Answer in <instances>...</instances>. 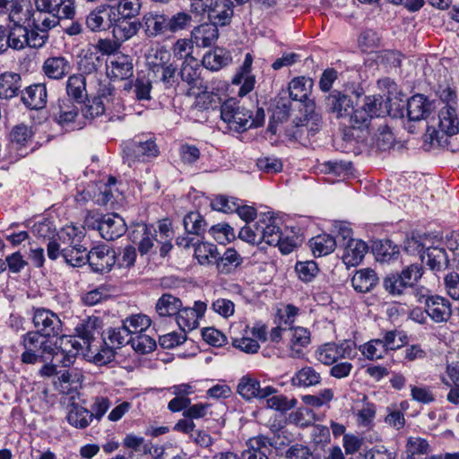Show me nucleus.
Masks as SVG:
<instances>
[{
    "label": "nucleus",
    "instance_id": "obj_63",
    "mask_svg": "<svg viewBox=\"0 0 459 459\" xmlns=\"http://www.w3.org/2000/svg\"><path fill=\"white\" fill-rule=\"evenodd\" d=\"M110 406L111 402L108 397L95 396L92 399L91 410H89L92 421L96 420L97 422H100Z\"/></svg>",
    "mask_w": 459,
    "mask_h": 459
},
{
    "label": "nucleus",
    "instance_id": "obj_5",
    "mask_svg": "<svg viewBox=\"0 0 459 459\" xmlns=\"http://www.w3.org/2000/svg\"><path fill=\"white\" fill-rule=\"evenodd\" d=\"M388 101H384L382 96H367L364 104L353 109L349 117V123L352 128H368L374 117L384 116L387 112Z\"/></svg>",
    "mask_w": 459,
    "mask_h": 459
},
{
    "label": "nucleus",
    "instance_id": "obj_57",
    "mask_svg": "<svg viewBox=\"0 0 459 459\" xmlns=\"http://www.w3.org/2000/svg\"><path fill=\"white\" fill-rule=\"evenodd\" d=\"M384 289L393 297L402 296L409 288L398 273H389L383 280Z\"/></svg>",
    "mask_w": 459,
    "mask_h": 459
},
{
    "label": "nucleus",
    "instance_id": "obj_30",
    "mask_svg": "<svg viewBox=\"0 0 459 459\" xmlns=\"http://www.w3.org/2000/svg\"><path fill=\"white\" fill-rule=\"evenodd\" d=\"M58 341L59 344L57 343V352L55 354V357L61 355L63 359L60 362L63 367H69L74 363L77 352L80 350H83L82 342L74 337L67 335H62Z\"/></svg>",
    "mask_w": 459,
    "mask_h": 459
},
{
    "label": "nucleus",
    "instance_id": "obj_49",
    "mask_svg": "<svg viewBox=\"0 0 459 459\" xmlns=\"http://www.w3.org/2000/svg\"><path fill=\"white\" fill-rule=\"evenodd\" d=\"M262 214L255 222H248L246 226L241 228L238 238L249 244L259 245L262 244V227H264Z\"/></svg>",
    "mask_w": 459,
    "mask_h": 459
},
{
    "label": "nucleus",
    "instance_id": "obj_6",
    "mask_svg": "<svg viewBox=\"0 0 459 459\" xmlns=\"http://www.w3.org/2000/svg\"><path fill=\"white\" fill-rule=\"evenodd\" d=\"M88 228L97 230L100 236L108 240H115L126 231L125 220L117 213L88 216L85 221Z\"/></svg>",
    "mask_w": 459,
    "mask_h": 459
},
{
    "label": "nucleus",
    "instance_id": "obj_23",
    "mask_svg": "<svg viewBox=\"0 0 459 459\" xmlns=\"http://www.w3.org/2000/svg\"><path fill=\"white\" fill-rule=\"evenodd\" d=\"M108 75L112 79L126 80L134 74L133 59L127 55L114 56L108 65Z\"/></svg>",
    "mask_w": 459,
    "mask_h": 459
},
{
    "label": "nucleus",
    "instance_id": "obj_29",
    "mask_svg": "<svg viewBox=\"0 0 459 459\" xmlns=\"http://www.w3.org/2000/svg\"><path fill=\"white\" fill-rule=\"evenodd\" d=\"M22 80L20 74L4 72L0 74V99L11 100L22 92Z\"/></svg>",
    "mask_w": 459,
    "mask_h": 459
},
{
    "label": "nucleus",
    "instance_id": "obj_22",
    "mask_svg": "<svg viewBox=\"0 0 459 459\" xmlns=\"http://www.w3.org/2000/svg\"><path fill=\"white\" fill-rule=\"evenodd\" d=\"M428 316L435 323L447 322L452 316L451 304L444 297L434 295L425 307Z\"/></svg>",
    "mask_w": 459,
    "mask_h": 459
},
{
    "label": "nucleus",
    "instance_id": "obj_44",
    "mask_svg": "<svg viewBox=\"0 0 459 459\" xmlns=\"http://www.w3.org/2000/svg\"><path fill=\"white\" fill-rule=\"evenodd\" d=\"M87 248L74 241L72 245L62 247L61 255L65 262L74 267L81 266L87 261Z\"/></svg>",
    "mask_w": 459,
    "mask_h": 459
},
{
    "label": "nucleus",
    "instance_id": "obj_4",
    "mask_svg": "<svg viewBox=\"0 0 459 459\" xmlns=\"http://www.w3.org/2000/svg\"><path fill=\"white\" fill-rule=\"evenodd\" d=\"M38 22H34V28L30 30L26 25H13L5 38L7 46L21 50L26 47L32 48H42L48 39V30L37 28Z\"/></svg>",
    "mask_w": 459,
    "mask_h": 459
},
{
    "label": "nucleus",
    "instance_id": "obj_52",
    "mask_svg": "<svg viewBox=\"0 0 459 459\" xmlns=\"http://www.w3.org/2000/svg\"><path fill=\"white\" fill-rule=\"evenodd\" d=\"M373 250L377 260L381 262L395 260L399 255V247L390 239H385L376 243Z\"/></svg>",
    "mask_w": 459,
    "mask_h": 459
},
{
    "label": "nucleus",
    "instance_id": "obj_54",
    "mask_svg": "<svg viewBox=\"0 0 459 459\" xmlns=\"http://www.w3.org/2000/svg\"><path fill=\"white\" fill-rule=\"evenodd\" d=\"M109 15L113 16L104 6L96 8L87 15L86 25L91 31L105 30L106 26H108L107 17L109 19Z\"/></svg>",
    "mask_w": 459,
    "mask_h": 459
},
{
    "label": "nucleus",
    "instance_id": "obj_46",
    "mask_svg": "<svg viewBox=\"0 0 459 459\" xmlns=\"http://www.w3.org/2000/svg\"><path fill=\"white\" fill-rule=\"evenodd\" d=\"M337 247V240L329 234H321L310 239V247L315 256H325Z\"/></svg>",
    "mask_w": 459,
    "mask_h": 459
},
{
    "label": "nucleus",
    "instance_id": "obj_40",
    "mask_svg": "<svg viewBox=\"0 0 459 459\" xmlns=\"http://www.w3.org/2000/svg\"><path fill=\"white\" fill-rule=\"evenodd\" d=\"M264 227H262V243L264 242L269 246H276L281 240L282 231L270 213L262 214Z\"/></svg>",
    "mask_w": 459,
    "mask_h": 459
},
{
    "label": "nucleus",
    "instance_id": "obj_42",
    "mask_svg": "<svg viewBox=\"0 0 459 459\" xmlns=\"http://www.w3.org/2000/svg\"><path fill=\"white\" fill-rule=\"evenodd\" d=\"M107 94H110V89L106 85H101L100 83L98 96L89 100L88 103L82 109V115L85 118L93 119L105 112V107L101 97H104Z\"/></svg>",
    "mask_w": 459,
    "mask_h": 459
},
{
    "label": "nucleus",
    "instance_id": "obj_21",
    "mask_svg": "<svg viewBox=\"0 0 459 459\" xmlns=\"http://www.w3.org/2000/svg\"><path fill=\"white\" fill-rule=\"evenodd\" d=\"M272 446V440L264 435L251 437L247 440V449L242 452L241 457L242 459H269L268 453L271 452Z\"/></svg>",
    "mask_w": 459,
    "mask_h": 459
},
{
    "label": "nucleus",
    "instance_id": "obj_45",
    "mask_svg": "<svg viewBox=\"0 0 459 459\" xmlns=\"http://www.w3.org/2000/svg\"><path fill=\"white\" fill-rule=\"evenodd\" d=\"M182 301L169 293L162 294L156 302L155 310L160 316H177Z\"/></svg>",
    "mask_w": 459,
    "mask_h": 459
},
{
    "label": "nucleus",
    "instance_id": "obj_19",
    "mask_svg": "<svg viewBox=\"0 0 459 459\" xmlns=\"http://www.w3.org/2000/svg\"><path fill=\"white\" fill-rule=\"evenodd\" d=\"M48 91L46 84L36 83L25 88L21 100L30 109H41L47 104Z\"/></svg>",
    "mask_w": 459,
    "mask_h": 459
},
{
    "label": "nucleus",
    "instance_id": "obj_14",
    "mask_svg": "<svg viewBox=\"0 0 459 459\" xmlns=\"http://www.w3.org/2000/svg\"><path fill=\"white\" fill-rule=\"evenodd\" d=\"M238 394L247 401L254 398L264 400L266 397L276 393L273 386L261 387L260 382L249 376H244L239 379L237 387Z\"/></svg>",
    "mask_w": 459,
    "mask_h": 459
},
{
    "label": "nucleus",
    "instance_id": "obj_41",
    "mask_svg": "<svg viewBox=\"0 0 459 459\" xmlns=\"http://www.w3.org/2000/svg\"><path fill=\"white\" fill-rule=\"evenodd\" d=\"M101 66V59L97 52L87 50L82 56H81L78 61V69L81 72L80 74L94 75L97 81H100L99 69ZM101 76V74H100Z\"/></svg>",
    "mask_w": 459,
    "mask_h": 459
},
{
    "label": "nucleus",
    "instance_id": "obj_38",
    "mask_svg": "<svg viewBox=\"0 0 459 459\" xmlns=\"http://www.w3.org/2000/svg\"><path fill=\"white\" fill-rule=\"evenodd\" d=\"M439 129L447 135H455L459 132V119L454 106L446 105L439 111Z\"/></svg>",
    "mask_w": 459,
    "mask_h": 459
},
{
    "label": "nucleus",
    "instance_id": "obj_20",
    "mask_svg": "<svg viewBox=\"0 0 459 459\" xmlns=\"http://www.w3.org/2000/svg\"><path fill=\"white\" fill-rule=\"evenodd\" d=\"M71 70V63L63 56H49L42 65L43 74L51 80H62Z\"/></svg>",
    "mask_w": 459,
    "mask_h": 459
},
{
    "label": "nucleus",
    "instance_id": "obj_60",
    "mask_svg": "<svg viewBox=\"0 0 459 459\" xmlns=\"http://www.w3.org/2000/svg\"><path fill=\"white\" fill-rule=\"evenodd\" d=\"M406 459H417L416 455L428 454V442L418 437H410L406 442Z\"/></svg>",
    "mask_w": 459,
    "mask_h": 459
},
{
    "label": "nucleus",
    "instance_id": "obj_8",
    "mask_svg": "<svg viewBox=\"0 0 459 459\" xmlns=\"http://www.w3.org/2000/svg\"><path fill=\"white\" fill-rule=\"evenodd\" d=\"M221 117L235 130L246 131L250 128L252 112L236 99H229L221 105Z\"/></svg>",
    "mask_w": 459,
    "mask_h": 459
},
{
    "label": "nucleus",
    "instance_id": "obj_18",
    "mask_svg": "<svg viewBox=\"0 0 459 459\" xmlns=\"http://www.w3.org/2000/svg\"><path fill=\"white\" fill-rule=\"evenodd\" d=\"M155 238H158L156 229L146 224H137L131 233V239L137 244L141 255H145L152 250L156 242Z\"/></svg>",
    "mask_w": 459,
    "mask_h": 459
},
{
    "label": "nucleus",
    "instance_id": "obj_12",
    "mask_svg": "<svg viewBox=\"0 0 459 459\" xmlns=\"http://www.w3.org/2000/svg\"><path fill=\"white\" fill-rule=\"evenodd\" d=\"M102 327V320L98 316H89L75 327L77 337L82 341L83 350L92 351L97 338L101 335Z\"/></svg>",
    "mask_w": 459,
    "mask_h": 459
},
{
    "label": "nucleus",
    "instance_id": "obj_61",
    "mask_svg": "<svg viewBox=\"0 0 459 459\" xmlns=\"http://www.w3.org/2000/svg\"><path fill=\"white\" fill-rule=\"evenodd\" d=\"M361 352L368 359H378L384 358L387 350L381 339H374L361 347Z\"/></svg>",
    "mask_w": 459,
    "mask_h": 459
},
{
    "label": "nucleus",
    "instance_id": "obj_3",
    "mask_svg": "<svg viewBox=\"0 0 459 459\" xmlns=\"http://www.w3.org/2000/svg\"><path fill=\"white\" fill-rule=\"evenodd\" d=\"M21 345L24 350L21 355V360L24 364L48 361L49 359H54L57 352V341L53 342L51 338L35 331L23 334Z\"/></svg>",
    "mask_w": 459,
    "mask_h": 459
},
{
    "label": "nucleus",
    "instance_id": "obj_32",
    "mask_svg": "<svg viewBox=\"0 0 459 459\" xmlns=\"http://www.w3.org/2000/svg\"><path fill=\"white\" fill-rule=\"evenodd\" d=\"M379 282L377 273L370 268L358 270L351 278V284L357 292L371 291Z\"/></svg>",
    "mask_w": 459,
    "mask_h": 459
},
{
    "label": "nucleus",
    "instance_id": "obj_43",
    "mask_svg": "<svg viewBox=\"0 0 459 459\" xmlns=\"http://www.w3.org/2000/svg\"><path fill=\"white\" fill-rule=\"evenodd\" d=\"M321 375L313 367L306 366L298 370L291 378V384L298 387L316 386L321 383Z\"/></svg>",
    "mask_w": 459,
    "mask_h": 459
},
{
    "label": "nucleus",
    "instance_id": "obj_47",
    "mask_svg": "<svg viewBox=\"0 0 459 459\" xmlns=\"http://www.w3.org/2000/svg\"><path fill=\"white\" fill-rule=\"evenodd\" d=\"M101 340L106 345L119 349L126 344H131L132 335L128 333L126 325H122L120 327L108 329L107 336Z\"/></svg>",
    "mask_w": 459,
    "mask_h": 459
},
{
    "label": "nucleus",
    "instance_id": "obj_64",
    "mask_svg": "<svg viewBox=\"0 0 459 459\" xmlns=\"http://www.w3.org/2000/svg\"><path fill=\"white\" fill-rule=\"evenodd\" d=\"M156 341L154 339L147 334H143V333L132 336V348L142 354L152 351L156 348Z\"/></svg>",
    "mask_w": 459,
    "mask_h": 459
},
{
    "label": "nucleus",
    "instance_id": "obj_35",
    "mask_svg": "<svg viewBox=\"0 0 459 459\" xmlns=\"http://www.w3.org/2000/svg\"><path fill=\"white\" fill-rule=\"evenodd\" d=\"M65 90L71 100L83 103L88 97L85 76L77 74L70 75L66 81Z\"/></svg>",
    "mask_w": 459,
    "mask_h": 459
},
{
    "label": "nucleus",
    "instance_id": "obj_28",
    "mask_svg": "<svg viewBox=\"0 0 459 459\" xmlns=\"http://www.w3.org/2000/svg\"><path fill=\"white\" fill-rule=\"evenodd\" d=\"M200 67L197 60L194 57L184 60L180 71L178 73L182 82H186L190 90H201L204 87V82L200 78Z\"/></svg>",
    "mask_w": 459,
    "mask_h": 459
},
{
    "label": "nucleus",
    "instance_id": "obj_10",
    "mask_svg": "<svg viewBox=\"0 0 459 459\" xmlns=\"http://www.w3.org/2000/svg\"><path fill=\"white\" fill-rule=\"evenodd\" d=\"M35 332L48 338L59 335L62 333V322L57 314L46 308H36L33 314Z\"/></svg>",
    "mask_w": 459,
    "mask_h": 459
},
{
    "label": "nucleus",
    "instance_id": "obj_25",
    "mask_svg": "<svg viewBox=\"0 0 459 459\" xmlns=\"http://www.w3.org/2000/svg\"><path fill=\"white\" fill-rule=\"evenodd\" d=\"M109 22L113 25V35L117 41H126L137 34L141 29V22L126 18H116L109 15Z\"/></svg>",
    "mask_w": 459,
    "mask_h": 459
},
{
    "label": "nucleus",
    "instance_id": "obj_39",
    "mask_svg": "<svg viewBox=\"0 0 459 459\" xmlns=\"http://www.w3.org/2000/svg\"><path fill=\"white\" fill-rule=\"evenodd\" d=\"M231 61L232 58L229 51L217 48L203 56L202 64L211 71H218L229 65Z\"/></svg>",
    "mask_w": 459,
    "mask_h": 459
},
{
    "label": "nucleus",
    "instance_id": "obj_7",
    "mask_svg": "<svg viewBox=\"0 0 459 459\" xmlns=\"http://www.w3.org/2000/svg\"><path fill=\"white\" fill-rule=\"evenodd\" d=\"M169 57V54L167 50L158 49L153 57L148 61V65L154 77L163 84L165 89H176L180 85L178 68L173 64L167 62Z\"/></svg>",
    "mask_w": 459,
    "mask_h": 459
},
{
    "label": "nucleus",
    "instance_id": "obj_15",
    "mask_svg": "<svg viewBox=\"0 0 459 459\" xmlns=\"http://www.w3.org/2000/svg\"><path fill=\"white\" fill-rule=\"evenodd\" d=\"M141 28L147 38L168 35L167 14L161 12H149L142 17Z\"/></svg>",
    "mask_w": 459,
    "mask_h": 459
},
{
    "label": "nucleus",
    "instance_id": "obj_16",
    "mask_svg": "<svg viewBox=\"0 0 459 459\" xmlns=\"http://www.w3.org/2000/svg\"><path fill=\"white\" fill-rule=\"evenodd\" d=\"M116 184V179L114 178H109L108 183H96L90 185L87 190H84L82 193V199L88 200L91 199L94 204L98 205H107L109 203L113 204V186Z\"/></svg>",
    "mask_w": 459,
    "mask_h": 459
},
{
    "label": "nucleus",
    "instance_id": "obj_13",
    "mask_svg": "<svg viewBox=\"0 0 459 459\" xmlns=\"http://www.w3.org/2000/svg\"><path fill=\"white\" fill-rule=\"evenodd\" d=\"M116 261V251L105 245L91 248L87 255V262L96 273L109 272Z\"/></svg>",
    "mask_w": 459,
    "mask_h": 459
},
{
    "label": "nucleus",
    "instance_id": "obj_34",
    "mask_svg": "<svg viewBox=\"0 0 459 459\" xmlns=\"http://www.w3.org/2000/svg\"><path fill=\"white\" fill-rule=\"evenodd\" d=\"M367 251L368 246L364 241L351 240L343 247L342 259L347 266H356L362 261Z\"/></svg>",
    "mask_w": 459,
    "mask_h": 459
},
{
    "label": "nucleus",
    "instance_id": "obj_56",
    "mask_svg": "<svg viewBox=\"0 0 459 459\" xmlns=\"http://www.w3.org/2000/svg\"><path fill=\"white\" fill-rule=\"evenodd\" d=\"M149 316L143 314L132 315L123 320V325L128 328V333L134 336L145 331L151 325Z\"/></svg>",
    "mask_w": 459,
    "mask_h": 459
},
{
    "label": "nucleus",
    "instance_id": "obj_1",
    "mask_svg": "<svg viewBox=\"0 0 459 459\" xmlns=\"http://www.w3.org/2000/svg\"><path fill=\"white\" fill-rule=\"evenodd\" d=\"M312 87V79L305 76L296 77L289 83L290 98L303 103L304 117L295 119L287 129V134L300 142L314 136L322 127V117L316 111V103L308 99Z\"/></svg>",
    "mask_w": 459,
    "mask_h": 459
},
{
    "label": "nucleus",
    "instance_id": "obj_62",
    "mask_svg": "<svg viewBox=\"0 0 459 459\" xmlns=\"http://www.w3.org/2000/svg\"><path fill=\"white\" fill-rule=\"evenodd\" d=\"M423 268L420 264H411L404 267L398 275L406 283L407 287L412 288L422 277Z\"/></svg>",
    "mask_w": 459,
    "mask_h": 459
},
{
    "label": "nucleus",
    "instance_id": "obj_33",
    "mask_svg": "<svg viewBox=\"0 0 459 459\" xmlns=\"http://www.w3.org/2000/svg\"><path fill=\"white\" fill-rule=\"evenodd\" d=\"M194 255L201 265L216 264L220 259L217 246L209 242L193 243Z\"/></svg>",
    "mask_w": 459,
    "mask_h": 459
},
{
    "label": "nucleus",
    "instance_id": "obj_37",
    "mask_svg": "<svg viewBox=\"0 0 459 459\" xmlns=\"http://www.w3.org/2000/svg\"><path fill=\"white\" fill-rule=\"evenodd\" d=\"M66 420L71 426L79 429H86L92 422L90 411L74 403L67 408Z\"/></svg>",
    "mask_w": 459,
    "mask_h": 459
},
{
    "label": "nucleus",
    "instance_id": "obj_51",
    "mask_svg": "<svg viewBox=\"0 0 459 459\" xmlns=\"http://www.w3.org/2000/svg\"><path fill=\"white\" fill-rule=\"evenodd\" d=\"M286 335L290 339L291 350L296 352H299L301 348L306 347L310 342V332L304 327L288 328Z\"/></svg>",
    "mask_w": 459,
    "mask_h": 459
},
{
    "label": "nucleus",
    "instance_id": "obj_17",
    "mask_svg": "<svg viewBox=\"0 0 459 459\" xmlns=\"http://www.w3.org/2000/svg\"><path fill=\"white\" fill-rule=\"evenodd\" d=\"M434 108V102L423 94L413 95L407 101V116L411 121L427 119Z\"/></svg>",
    "mask_w": 459,
    "mask_h": 459
},
{
    "label": "nucleus",
    "instance_id": "obj_9",
    "mask_svg": "<svg viewBox=\"0 0 459 459\" xmlns=\"http://www.w3.org/2000/svg\"><path fill=\"white\" fill-rule=\"evenodd\" d=\"M123 152L124 161L131 167L135 161L158 156L159 149L152 139H147L145 141L133 140L125 144Z\"/></svg>",
    "mask_w": 459,
    "mask_h": 459
},
{
    "label": "nucleus",
    "instance_id": "obj_11",
    "mask_svg": "<svg viewBox=\"0 0 459 459\" xmlns=\"http://www.w3.org/2000/svg\"><path fill=\"white\" fill-rule=\"evenodd\" d=\"M354 348L348 342L337 344L335 342H327L318 347L316 356L318 361L325 365H333L339 359H350L354 356Z\"/></svg>",
    "mask_w": 459,
    "mask_h": 459
},
{
    "label": "nucleus",
    "instance_id": "obj_48",
    "mask_svg": "<svg viewBox=\"0 0 459 459\" xmlns=\"http://www.w3.org/2000/svg\"><path fill=\"white\" fill-rule=\"evenodd\" d=\"M112 17L132 19L136 17L141 10L139 0H118V4L109 8Z\"/></svg>",
    "mask_w": 459,
    "mask_h": 459
},
{
    "label": "nucleus",
    "instance_id": "obj_36",
    "mask_svg": "<svg viewBox=\"0 0 459 459\" xmlns=\"http://www.w3.org/2000/svg\"><path fill=\"white\" fill-rule=\"evenodd\" d=\"M191 12L178 11L171 15L167 14L168 35H175L187 30L194 22Z\"/></svg>",
    "mask_w": 459,
    "mask_h": 459
},
{
    "label": "nucleus",
    "instance_id": "obj_2",
    "mask_svg": "<svg viewBox=\"0 0 459 459\" xmlns=\"http://www.w3.org/2000/svg\"><path fill=\"white\" fill-rule=\"evenodd\" d=\"M36 8L34 22L37 28L50 30L63 19L73 20L75 15L74 0H33Z\"/></svg>",
    "mask_w": 459,
    "mask_h": 459
},
{
    "label": "nucleus",
    "instance_id": "obj_53",
    "mask_svg": "<svg viewBox=\"0 0 459 459\" xmlns=\"http://www.w3.org/2000/svg\"><path fill=\"white\" fill-rule=\"evenodd\" d=\"M242 262L243 258L234 248H228L222 255H220V259L216 263V265L221 273H230Z\"/></svg>",
    "mask_w": 459,
    "mask_h": 459
},
{
    "label": "nucleus",
    "instance_id": "obj_27",
    "mask_svg": "<svg viewBox=\"0 0 459 459\" xmlns=\"http://www.w3.org/2000/svg\"><path fill=\"white\" fill-rule=\"evenodd\" d=\"M325 108L336 117H347L349 109L353 107L351 98L339 91H333L325 100Z\"/></svg>",
    "mask_w": 459,
    "mask_h": 459
},
{
    "label": "nucleus",
    "instance_id": "obj_26",
    "mask_svg": "<svg viewBox=\"0 0 459 459\" xmlns=\"http://www.w3.org/2000/svg\"><path fill=\"white\" fill-rule=\"evenodd\" d=\"M191 38L198 48L211 47L219 38L218 26L211 22L195 26L191 30Z\"/></svg>",
    "mask_w": 459,
    "mask_h": 459
},
{
    "label": "nucleus",
    "instance_id": "obj_55",
    "mask_svg": "<svg viewBox=\"0 0 459 459\" xmlns=\"http://www.w3.org/2000/svg\"><path fill=\"white\" fill-rule=\"evenodd\" d=\"M201 91L196 94L195 106L198 109L206 110V109H213L218 107L221 102V99L218 94L213 91H209L207 90V86L204 84Z\"/></svg>",
    "mask_w": 459,
    "mask_h": 459
},
{
    "label": "nucleus",
    "instance_id": "obj_31",
    "mask_svg": "<svg viewBox=\"0 0 459 459\" xmlns=\"http://www.w3.org/2000/svg\"><path fill=\"white\" fill-rule=\"evenodd\" d=\"M421 261L433 272H441L447 268L449 261L445 248L429 247L420 255Z\"/></svg>",
    "mask_w": 459,
    "mask_h": 459
},
{
    "label": "nucleus",
    "instance_id": "obj_58",
    "mask_svg": "<svg viewBox=\"0 0 459 459\" xmlns=\"http://www.w3.org/2000/svg\"><path fill=\"white\" fill-rule=\"evenodd\" d=\"M177 324L182 332L191 331L197 328L198 317L190 307H180L176 316Z\"/></svg>",
    "mask_w": 459,
    "mask_h": 459
},
{
    "label": "nucleus",
    "instance_id": "obj_50",
    "mask_svg": "<svg viewBox=\"0 0 459 459\" xmlns=\"http://www.w3.org/2000/svg\"><path fill=\"white\" fill-rule=\"evenodd\" d=\"M36 16V10L33 11L31 8H26L23 10L22 5L17 0L16 4L11 9L9 13V20L13 25H27L34 28V17Z\"/></svg>",
    "mask_w": 459,
    "mask_h": 459
},
{
    "label": "nucleus",
    "instance_id": "obj_59",
    "mask_svg": "<svg viewBox=\"0 0 459 459\" xmlns=\"http://www.w3.org/2000/svg\"><path fill=\"white\" fill-rule=\"evenodd\" d=\"M183 223L188 234L200 235L205 230L206 222L199 212H189L184 217Z\"/></svg>",
    "mask_w": 459,
    "mask_h": 459
},
{
    "label": "nucleus",
    "instance_id": "obj_24",
    "mask_svg": "<svg viewBox=\"0 0 459 459\" xmlns=\"http://www.w3.org/2000/svg\"><path fill=\"white\" fill-rule=\"evenodd\" d=\"M208 19L217 26L228 25L233 15L232 0H214L212 7L206 11Z\"/></svg>",
    "mask_w": 459,
    "mask_h": 459
}]
</instances>
